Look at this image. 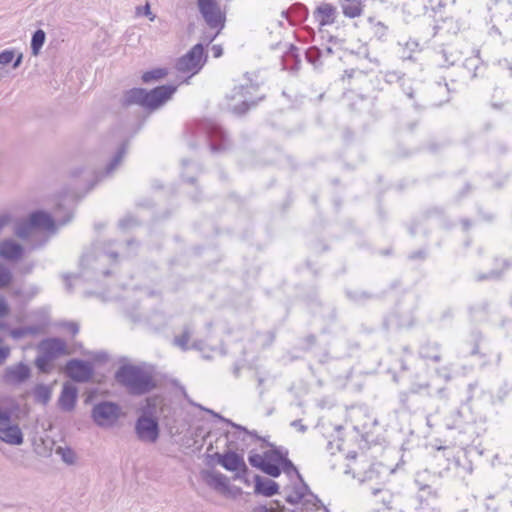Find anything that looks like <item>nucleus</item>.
<instances>
[{"label": "nucleus", "mask_w": 512, "mask_h": 512, "mask_svg": "<svg viewBox=\"0 0 512 512\" xmlns=\"http://www.w3.org/2000/svg\"><path fill=\"white\" fill-rule=\"evenodd\" d=\"M117 381L135 395H142L155 387L152 373L144 367L125 365L116 373Z\"/></svg>", "instance_id": "1"}, {"label": "nucleus", "mask_w": 512, "mask_h": 512, "mask_svg": "<svg viewBox=\"0 0 512 512\" xmlns=\"http://www.w3.org/2000/svg\"><path fill=\"white\" fill-rule=\"evenodd\" d=\"M56 221L44 211H36L25 220L19 221L14 233L22 240L33 242L42 232L53 234L56 231Z\"/></svg>", "instance_id": "2"}, {"label": "nucleus", "mask_w": 512, "mask_h": 512, "mask_svg": "<svg viewBox=\"0 0 512 512\" xmlns=\"http://www.w3.org/2000/svg\"><path fill=\"white\" fill-rule=\"evenodd\" d=\"M175 91L176 87L171 85L160 86L149 92L142 88H134L125 94L124 103L127 105L139 104L154 110L168 101Z\"/></svg>", "instance_id": "3"}, {"label": "nucleus", "mask_w": 512, "mask_h": 512, "mask_svg": "<svg viewBox=\"0 0 512 512\" xmlns=\"http://www.w3.org/2000/svg\"><path fill=\"white\" fill-rule=\"evenodd\" d=\"M13 411V399L0 396V440L10 445H21L23 433L17 424L11 422Z\"/></svg>", "instance_id": "4"}, {"label": "nucleus", "mask_w": 512, "mask_h": 512, "mask_svg": "<svg viewBox=\"0 0 512 512\" xmlns=\"http://www.w3.org/2000/svg\"><path fill=\"white\" fill-rule=\"evenodd\" d=\"M217 462L228 471L234 472V479L247 482L246 474L248 467L244 461L243 456L233 451H228L224 454H216Z\"/></svg>", "instance_id": "5"}, {"label": "nucleus", "mask_w": 512, "mask_h": 512, "mask_svg": "<svg viewBox=\"0 0 512 512\" xmlns=\"http://www.w3.org/2000/svg\"><path fill=\"white\" fill-rule=\"evenodd\" d=\"M120 416V408L112 402H101L94 406L92 418L95 423L103 428L113 426Z\"/></svg>", "instance_id": "6"}, {"label": "nucleus", "mask_w": 512, "mask_h": 512, "mask_svg": "<svg viewBox=\"0 0 512 512\" xmlns=\"http://www.w3.org/2000/svg\"><path fill=\"white\" fill-rule=\"evenodd\" d=\"M204 49L201 44H196L186 55L181 57L176 68L183 73H197L203 65Z\"/></svg>", "instance_id": "7"}, {"label": "nucleus", "mask_w": 512, "mask_h": 512, "mask_svg": "<svg viewBox=\"0 0 512 512\" xmlns=\"http://www.w3.org/2000/svg\"><path fill=\"white\" fill-rule=\"evenodd\" d=\"M198 9L207 25L211 28H222L223 17L215 0H198Z\"/></svg>", "instance_id": "8"}, {"label": "nucleus", "mask_w": 512, "mask_h": 512, "mask_svg": "<svg viewBox=\"0 0 512 512\" xmlns=\"http://www.w3.org/2000/svg\"><path fill=\"white\" fill-rule=\"evenodd\" d=\"M136 433L143 442L154 443L159 436L158 423L155 419L142 416L137 420Z\"/></svg>", "instance_id": "9"}, {"label": "nucleus", "mask_w": 512, "mask_h": 512, "mask_svg": "<svg viewBox=\"0 0 512 512\" xmlns=\"http://www.w3.org/2000/svg\"><path fill=\"white\" fill-rule=\"evenodd\" d=\"M67 375L76 382H87L93 375V367L82 360H70L66 365Z\"/></svg>", "instance_id": "10"}, {"label": "nucleus", "mask_w": 512, "mask_h": 512, "mask_svg": "<svg viewBox=\"0 0 512 512\" xmlns=\"http://www.w3.org/2000/svg\"><path fill=\"white\" fill-rule=\"evenodd\" d=\"M38 349L43 356L50 360L69 353L65 341L60 338L45 339L40 342Z\"/></svg>", "instance_id": "11"}, {"label": "nucleus", "mask_w": 512, "mask_h": 512, "mask_svg": "<svg viewBox=\"0 0 512 512\" xmlns=\"http://www.w3.org/2000/svg\"><path fill=\"white\" fill-rule=\"evenodd\" d=\"M253 89L252 86H236L233 89V92L231 95H228L227 97L232 100H238V102L234 105L229 104V108L237 114H242L246 112L249 107V100L247 97V94L249 93V90Z\"/></svg>", "instance_id": "12"}, {"label": "nucleus", "mask_w": 512, "mask_h": 512, "mask_svg": "<svg viewBox=\"0 0 512 512\" xmlns=\"http://www.w3.org/2000/svg\"><path fill=\"white\" fill-rule=\"evenodd\" d=\"M286 502L294 507L303 502L304 498L310 493L308 486L303 482L302 478L292 486L284 489Z\"/></svg>", "instance_id": "13"}, {"label": "nucleus", "mask_w": 512, "mask_h": 512, "mask_svg": "<svg viewBox=\"0 0 512 512\" xmlns=\"http://www.w3.org/2000/svg\"><path fill=\"white\" fill-rule=\"evenodd\" d=\"M24 248L14 239H4L0 242V258L7 261H18L22 258Z\"/></svg>", "instance_id": "14"}, {"label": "nucleus", "mask_w": 512, "mask_h": 512, "mask_svg": "<svg viewBox=\"0 0 512 512\" xmlns=\"http://www.w3.org/2000/svg\"><path fill=\"white\" fill-rule=\"evenodd\" d=\"M29 377L30 368L23 363L7 367L4 373V381L10 385L23 383Z\"/></svg>", "instance_id": "15"}, {"label": "nucleus", "mask_w": 512, "mask_h": 512, "mask_svg": "<svg viewBox=\"0 0 512 512\" xmlns=\"http://www.w3.org/2000/svg\"><path fill=\"white\" fill-rule=\"evenodd\" d=\"M205 483L219 493H227L229 491V479L226 475L218 471H204L202 473Z\"/></svg>", "instance_id": "16"}, {"label": "nucleus", "mask_w": 512, "mask_h": 512, "mask_svg": "<svg viewBox=\"0 0 512 512\" xmlns=\"http://www.w3.org/2000/svg\"><path fill=\"white\" fill-rule=\"evenodd\" d=\"M77 393V388L74 385L65 383L58 399L60 408L64 411H72L76 404Z\"/></svg>", "instance_id": "17"}, {"label": "nucleus", "mask_w": 512, "mask_h": 512, "mask_svg": "<svg viewBox=\"0 0 512 512\" xmlns=\"http://www.w3.org/2000/svg\"><path fill=\"white\" fill-rule=\"evenodd\" d=\"M254 481V491L256 494L270 497L278 492L279 486L274 480L256 475Z\"/></svg>", "instance_id": "18"}, {"label": "nucleus", "mask_w": 512, "mask_h": 512, "mask_svg": "<svg viewBox=\"0 0 512 512\" xmlns=\"http://www.w3.org/2000/svg\"><path fill=\"white\" fill-rule=\"evenodd\" d=\"M314 15L321 26L330 25L335 21L336 9L329 3H322L316 8Z\"/></svg>", "instance_id": "19"}, {"label": "nucleus", "mask_w": 512, "mask_h": 512, "mask_svg": "<svg viewBox=\"0 0 512 512\" xmlns=\"http://www.w3.org/2000/svg\"><path fill=\"white\" fill-rule=\"evenodd\" d=\"M44 330V325H30L25 327H19L14 329H9V335L15 339L19 340L28 336H35Z\"/></svg>", "instance_id": "20"}, {"label": "nucleus", "mask_w": 512, "mask_h": 512, "mask_svg": "<svg viewBox=\"0 0 512 512\" xmlns=\"http://www.w3.org/2000/svg\"><path fill=\"white\" fill-rule=\"evenodd\" d=\"M320 509V501L310 492L302 503L292 508L289 512H319Z\"/></svg>", "instance_id": "21"}, {"label": "nucleus", "mask_w": 512, "mask_h": 512, "mask_svg": "<svg viewBox=\"0 0 512 512\" xmlns=\"http://www.w3.org/2000/svg\"><path fill=\"white\" fill-rule=\"evenodd\" d=\"M342 9L344 15L350 18L358 17L362 13V5L359 0H344Z\"/></svg>", "instance_id": "22"}, {"label": "nucleus", "mask_w": 512, "mask_h": 512, "mask_svg": "<svg viewBox=\"0 0 512 512\" xmlns=\"http://www.w3.org/2000/svg\"><path fill=\"white\" fill-rule=\"evenodd\" d=\"M420 355L423 359L432 360L433 362H439L441 355L439 352L438 345H425L421 348Z\"/></svg>", "instance_id": "23"}, {"label": "nucleus", "mask_w": 512, "mask_h": 512, "mask_svg": "<svg viewBox=\"0 0 512 512\" xmlns=\"http://www.w3.org/2000/svg\"><path fill=\"white\" fill-rule=\"evenodd\" d=\"M46 39V34L43 30L39 29L34 32L31 39V50L34 56H37L42 48Z\"/></svg>", "instance_id": "24"}, {"label": "nucleus", "mask_w": 512, "mask_h": 512, "mask_svg": "<svg viewBox=\"0 0 512 512\" xmlns=\"http://www.w3.org/2000/svg\"><path fill=\"white\" fill-rule=\"evenodd\" d=\"M13 273L11 269L3 263H0V289H5L11 285Z\"/></svg>", "instance_id": "25"}, {"label": "nucleus", "mask_w": 512, "mask_h": 512, "mask_svg": "<svg viewBox=\"0 0 512 512\" xmlns=\"http://www.w3.org/2000/svg\"><path fill=\"white\" fill-rule=\"evenodd\" d=\"M51 389L43 384L37 385L34 390L36 400L42 404H47L51 398Z\"/></svg>", "instance_id": "26"}, {"label": "nucleus", "mask_w": 512, "mask_h": 512, "mask_svg": "<svg viewBox=\"0 0 512 512\" xmlns=\"http://www.w3.org/2000/svg\"><path fill=\"white\" fill-rule=\"evenodd\" d=\"M126 154V146L122 145L121 148L118 150L112 161L108 164V166L105 169V175H109L112 173L116 167L121 163L124 155Z\"/></svg>", "instance_id": "27"}, {"label": "nucleus", "mask_w": 512, "mask_h": 512, "mask_svg": "<svg viewBox=\"0 0 512 512\" xmlns=\"http://www.w3.org/2000/svg\"><path fill=\"white\" fill-rule=\"evenodd\" d=\"M264 454H265V459L267 461L275 463L280 467V464L283 463L284 458L287 453H283L281 450H278V449H271V450L264 452Z\"/></svg>", "instance_id": "28"}, {"label": "nucleus", "mask_w": 512, "mask_h": 512, "mask_svg": "<svg viewBox=\"0 0 512 512\" xmlns=\"http://www.w3.org/2000/svg\"><path fill=\"white\" fill-rule=\"evenodd\" d=\"M191 334H192V332H191L190 328L186 327L181 335L175 337V339H174L175 345H177L178 347H180L183 350H186L188 348V342L190 340Z\"/></svg>", "instance_id": "29"}, {"label": "nucleus", "mask_w": 512, "mask_h": 512, "mask_svg": "<svg viewBox=\"0 0 512 512\" xmlns=\"http://www.w3.org/2000/svg\"><path fill=\"white\" fill-rule=\"evenodd\" d=\"M167 75V71L162 68H157L151 71H147L143 74L142 80L144 82H150L151 80H158Z\"/></svg>", "instance_id": "30"}, {"label": "nucleus", "mask_w": 512, "mask_h": 512, "mask_svg": "<svg viewBox=\"0 0 512 512\" xmlns=\"http://www.w3.org/2000/svg\"><path fill=\"white\" fill-rule=\"evenodd\" d=\"M56 453L61 456L62 460L67 464L75 462V453L70 448L57 447Z\"/></svg>", "instance_id": "31"}, {"label": "nucleus", "mask_w": 512, "mask_h": 512, "mask_svg": "<svg viewBox=\"0 0 512 512\" xmlns=\"http://www.w3.org/2000/svg\"><path fill=\"white\" fill-rule=\"evenodd\" d=\"M376 497H379V500L382 502L383 506L387 509L391 508V503L393 500V495L389 490H377L374 492Z\"/></svg>", "instance_id": "32"}, {"label": "nucleus", "mask_w": 512, "mask_h": 512, "mask_svg": "<svg viewBox=\"0 0 512 512\" xmlns=\"http://www.w3.org/2000/svg\"><path fill=\"white\" fill-rule=\"evenodd\" d=\"M261 470L272 477H278L281 473V469L277 464L269 462L266 459Z\"/></svg>", "instance_id": "33"}, {"label": "nucleus", "mask_w": 512, "mask_h": 512, "mask_svg": "<svg viewBox=\"0 0 512 512\" xmlns=\"http://www.w3.org/2000/svg\"><path fill=\"white\" fill-rule=\"evenodd\" d=\"M280 469L283 470L288 475L296 474L298 479L301 478V476H300L299 472L297 471L296 467L293 465V463L289 459H287L286 456L284 458L283 463L280 464Z\"/></svg>", "instance_id": "34"}, {"label": "nucleus", "mask_w": 512, "mask_h": 512, "mask_svg": "<svg viewBox=\"0 0 512 512\" xmlns=\"http://www.w3.org/2000/svg\"><path fill=\"white\" fill-rule=\"evenodd\" d=\"M248 460L253 467L262 469L265 462V454H250Z\"/></svg>", "instance_id": "35"}, {"label": "nucleus", "mask_w": 512, "mask_h": 512, "mask_svg": "<svg viewBox=\"0 0 512 512\" xmlns=\"http://www.w3.org/2000/svg\"><path fill=\"white\" fill-rule=\"evenodd\" d=\"M136 15H144L149 18L150 21H154L156 16L151 12L150 4L146 3L144 6L136 7Z\"/></svg>", "instance_id": "36"}, {"label": "nucleus", "mask_w": 512, "mask_h": 512, "mask_svg": "<svg viewBox=\"0 0 512 512\" xmlns=\"http://www.w3.org/2000/svg\"><path fill=\"white\" fill-rule=\"evenodd\" d=\"M15 58V52L13 50H4L0 53V65H7L11 63Z\"/></svg>", "instance_id": "37"}, {"label": "nucleus", "mask_w": 512, "mask_h": 512, "mask_svg": "<svg viewBox=\"0 0 512 512\" xmlns=\"http://www.w3.org/2000/svg\"><path fill=\"white\" fill-rule=\"evenodd\" d=\"M38 293V289L36 287H31L28 291L22 292L20 290H14L13 295L16 297H23L26 299L33 298Z\"/></svg>", "instance_id": "38"}, {"label": "nucleus", "mask_w": 512, "mask_h": 512, "mask_svg": "<svg viewBox=\"0 0 512 512\" xmlns=\"http://www.w3.org/2000/svg\"><path fill=\"white\" fill-rule=\"evenodd\" d=\"M10 312V306L6 299L0 295V319L6 317Z\"/></svg>", "instance_id": "39"}, {"label": "nucleus", "mask_w": 512, "mask_h": 512, "mask_svg": "<svg viewBox=\"0 0 512 512\" xmlns=\"http://www.w3.org/2000/svg\"><path fill=\"white\" fill-rule=\"evenodd\" d=\"M279 510L281 511H286V509L284 507H280L278 505V508H274V507H267V506H258V507H255L251 512H280Z\"/></svg>", "instance_id": "40"}, {"label": "nucleus", "mask_w": 512, "mask_h": 512, "mask_svg": "<svg viewBox=\"0 0 512 512\" xmlns=\"http://www.w3.org/2000/svg\"><path fill=\"white\" fill-rule=\"evenodd\" d=\"M9 355L10 348L8 346H0V365L5 362Z\"/></svg>", "instance_id": "41"}, {"label": "nucleus", "mask_w": 512, "mask_h": 512, "mask_svg": "<svg viewBox=\"0 0 512 512\" xmlns=\"http://www.w3.org/2000/svg\"><path fill=\"white\" fill-rule=\"evenodd\" d=\"M63 326L72 334V335H75L78 333L79 331V327H78V324L74 323V322H68V323H65L63 324Z\"/></svg>", "instance_id": "42"}, {"label": "nucleus", "mask_w": 512, "mask_h": 512, "mask_svg": "<svg viewBox=\"0 0 512 512\" xmlns=\"http://www.w3.org/2000/svg\"><path fill=\"white\" fill-rule=\"evenodd\" d=\"M50 359L46 358L45 356H40L36 359V365L41 371H45V365Z\"/></svg>", "instance_id": "43"}, {"label": "nucleus", "mask_w": 512, "mask_h": 512, "mask_svg": "<svg viewBox=\"0 0 512 512\" xmlns=\"http://www.w3.org/2000/svg\"><path fill=\"white\" fill-rule=\"evenodd\" d=\"M97 259L99 260H105V259H116L117 255L115 253H105V252H99L97 253Z\"/></svg>", "instance_id": "44"}, {"label": "nucleus", "mask_w": 512, "mask_h": 512, "mask_svg": "<svg viewBox=\"0 0 512 512\" xmlns=\"http://www.w3.org/2000/svg\"><path fill=\"white\" fill-rule=\"evenodd\" d=\"M212 51H213L214 57H216V58L220 57L222 55V53H223V49L219 45H214L212 47Z\"/></svg>", "instance_id": "45"}, {"label": "nucleus", "mask_w": 512, "mask_h": 512, "mask_svg": "<svg viewBox=\"0 0 512 512\" xmlns=\"http://www.w3.org/2000/svg\"><path fill=\"white\" fill-rule=\"evenodd\" d=\"M14 59H15V60H14V63H13V68H14V69H16V68H18V67L21 65V63H22L23 54H22V53H19V54L17 55V57H16V58H14Z\"/></svg>", "instance_id": "46"}, {"label": "nucleus", "mask_w": 512, "mask_h": 512, "mask_svg": "<svg viewBox=\"0 0 512 512\" xmlns=\"http://www.w3.org/2000/svg\"><path fill=\"white\" fill-rule=\"evenodd\" d=\"M498 277V274L496 272H490L489 275H481L478 277L479 280L487 279V278H495Z\"/></svg>", "instance_id": "47"}, {"label": "nucleus", "mask_w": 512, "mask_h": 512, "mask_svg": "<svg viewBox=\"0 0 512 512\" xmlns=\"http://www.w3.org/2000/svg\"><path fill=\"white\" fill-rule=\"evenodd\" d=\"M47 240H48V237L46 236L39 243L33 244V248L43 245L44 243L47 242Z\"/></svg>", "instance_id": "48"}, {"label": "nucleus", "mask_w": 512, "mask_h": 512, "mask_svg": "<svg viewBox=\"0 0 512 512\" xmlns=\"http://www.w3.org/2000/svg\"><path fill=\"white\" fill-rule=\"evenodd\" d=\"M70 218H71V215H68V217L66 219H63V220L57 219V222L59 225H64L70 220Z\"/></svg>", "instance_id": "49"}, {"label": "nucleus", "mask_w": 512, "mask_h": 512, "mask_svg": "<svg viewBox=\"0 0 512 512\" xmlns=\"http://www.w3.org/2000/svg\"><path fill=\"white\" fill-rule=\"evenodd\" d=\"M296 427L299 428L302 432H304L306 430V427L304 425H302L300 422Z\"/></svg>", "instance_id": "50"}, {"label": "nucleus", "mask_w": 512, "mask_h": 512, "mask_svg": "<svg viewBox=\"0 0 512 512\" xmlns=\"http://www.w3.org/2000/svg\"><path fill=\"white\" fill-rule=\"evenodd\" d=\"M89 258H90V256H89V255H85V256L83 257V262H87V263H88V262H89Z\"/></svg>", "instance_id": "51"}, {"label": "nucleus", "mask_w": 512, "mask_h": 512, "mask_svg": "<svg viewBox=\"0 0 512 512\" xmlns=\"http://www.w3.org/2000/svg\"><path fill=\"white\" fill-rule=\"evenodd\" d=\"M298 424H299V421H293V422H292V425H293V426H295V427H296Z\"/></svg>", "instance_id": "52"}, {"label": "nucleus", "mask_w": 512, "mask_h": 512, "mask_svg": "<svg viewBox=\"0 0 512 512\" xmlns=\"http://www.w3.org/2000/svg\"><path fill=\"white\" fill-rule=\"evenodd\" d=\"M120 225H121V226H125L124 221H121V222H120Z\"/></svg>", "instance_id": "53"}]
</instances>
